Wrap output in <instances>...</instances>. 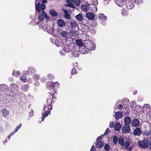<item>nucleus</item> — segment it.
Instances as JSON below:
<instances>
[{
    "mask_svg": "<svg viewBox=\"0 0 151 151\" xmlns=\"http://www.w3.org/2000/svg\"><path fill=\"white\" fill-rule=\"evenodd\" d=\"M131 119L130 117L127 116L124 119L125 124L126 125H129L131 122Z\"/></svg>",
    "mask_w": 151,
    "mask_h": 151,
    "instance_id": "nucleus-18",
    "label": "nucleus"
},
{
    "mask_svg": "<svg viewBox=\"0 0 151 151\" xmlns=\"http://www.w3.org/2000/svg\"><path fill=\"white\" fill-rule=\"evenodd\" d=\"M39 77V76L38 75H34L33 76V78L35 80H37Z\"/></svg>",
    "mask_w": 151,
    "mask_h": 151,
    "instance_id": "nucleus-52",
    "label": "nucleus"
},
{
    "mask_svg": "<svg viewBox=\"0 0 151 151\" xmlns=\"http://www.w3.org/2000/svg\"><path fill=\"white\" fill-rule=\"evenodd\" d=\"M47 114H48L47 113V112L43 113L42 114V120H43L45 117L47 116H48Z\"/></svg>",
    "mask_w": 151,
    "mask_h": 151,
    "instance_id": "nucleus-45",
    "label": "nucleus"
},
{
    "mask_svg": "<svg viewBox=\"0 0 151 151\" xmlns=\"http://www.w3.org/2000/svg\"><path fill=\"white\" fill-rule=\"evenodd\" d=\"M48 77L50 79L53 78L54 76L52 74H50L48 75Z\"/></svg>",
    "mask_w": 151,
    "mask_h": 151,
    "instance_id": "nucleus-60",
    "label": "nucleus"
},
{
    "mask_svg": "<svg viewBox=\"0 0 151 151\" xmlns=\"http://www.w3.org/2000/svg\"><path fill=\"white\" fill-rule=\"evenodd\" d=\"M54 86L55 88H56V87H57V88H58L59 87L58 83L57 82H55V83H54Z\"/></svg>",
    "mask_w": 151,
    "mask_h": 151,
    "instance_id": "nucleus-53",
    "label": "nucleus"
},
{
    "mask_svg": "<svg viewBox=\"0 0 151 151\" xmlns=\"http://www.w3.org/2000/svg\"><path fill=\"white\" fill-rule=\"evenodd\" d=\"M115 129L116 131H119L121 128V125L119 122H117L115 126Z\"/></svg>",
    "mask_w": 151,
    "mask_h": 151,
    "instance_id": "nucleus-23",
    "label": "nucleus"
},
{
    "mask_svg": "<svg viewBox=\"0 0 151 151\" xmlns=\"http://www.w3.org/2000/svg\"><path fill=\"white\" fill-rule=\"evenodd\" d=\"M126 2V7L129 9H133L134 7V4L132 3L129 1V0L125 1Z\"/></svg>",
    "mask_w": 151,
    "mask_h": 151,
    "instance_id": "nucleus-5",
    "label": "nucleus"
},
{
    "mask_svg": "<svg viewBox=\"0 0 151 151\" xmlns=\"http://www.w3.org/2000/svg\"><path fill=\"white\" fill-rule=\"evenodd\" d=\"M118 107H119V109H123V105L122 104H119L118 105Z\"/></svg>",
    "mask_w": 151,
    "mask_h": 151,
    "instance_id": "nucleus-62",
    "label": "nucleus"
},
{
    "mask_svg": "<svg viewBox=\"0 0 151 151\" xmlns=\"http://www.w3.org/2000/svg\"><path fill=\"white\" fill-rule=\"evenodd\" d=\"M21 124H20V125L19 126H18L15 129V132H16L17 131L18 129L20 128V126L21 125Z\"/></svg>",
    "mask_w": 151,
    "mask_h": 151,
    "instance_id": "nucleus-63",
    "label": "nucleus"
},
{
    "mask_svg": "<svg viewBox=\"0 0 151 151\" xmlns=\"http://www.w3.org/2000/svg\"><path fill=\"white\" fill-rule=\"evenodd\" d=\"M118 137L116 136H114L113 137V142L114 144H116L117 143Z\"/></svg>",
    "mask_w": 151,
    "mask_h": 151,
    "instance_id": "nucleus-40",
    "label": "nucleus"
},
{
    "mask_svg": "<svg viewBox=\"0 0 151 151\" xmlns=\"http://www.w3.org/2000/svg\"><path fill=\"white\" fill-rule=\"evenodd\" d=\"M115 119H119L122 117V113L121 112L118 111L115 113Z\"/></svg>",
    "mask_w": 151,
    "mask_h": 151,
    "instance_id": "nucleus-19",
    "label": "nucleus"
},
{
    "mask_svg": "<svg viewBox=\"0 0 151 151\" xmlns=\"http://www.w3.org/2000/svg\"><path fill=\"white\" fill-rule=\"evenodd\" d=\"M98 4L97 1L96 0H94L93 2H92L91 4L96 5Z\"/></svg>",
    "mask_w": 151,
    "mask_h": 151,
    "instance_id": "nucleus-58",
    "label": "nucleus"
},
{
    "mask_svg": "<svg viewBox=\"0 0 151 151\" xmlns=\"http://www.w3.org/2000/svg\"><path fill=\"white\" fill-rule=\"evenodd\" d=\"M35 70L32 68L30 67L29 68L27 72L28 73L30 74H32L33 73H35Z\"/></svg>",
    "mask_w": 151,
    "mask_h": 151,
    "instance_id": "nucleus-31",
    "label": "nucleus"
},
{
    "mask_svg": "<svg viewBox=\"0 0 151 151\" xmlns=\"http://www.w3.org/2000/svg\"><path fill=\"white\" fill-rule=\"evenodd\" d=\"M145 135L147 136L149 135L150 134V132H148L147 130H145Z\"/></svg>",
    "mask_w": 151,
    "mask_h": 151,
    "instance_id": "nucleus-54",
    "label": "nucleus"
},
{
    "mask_svg": "<svg viewBox=\"0 0 151 151\" xmlns=\"http://www.w3.org/2000/svg\"><path fill=\"white\" fill-rule=\"evenodd\" d=\"M45 5L43 4H42L41 5V10L43 11L45 9Z\"/></svg>",
    "mask_w": 151,
    "mask_h": 151,
    "instance_id": "nucleus-49",
    "label": "nucleus"
},
{
    "mask_svg": "<svg viewBox=\"0 0 151 151\" xmlns=\"http://www.w3.org/2000/svg\"><path fill=\"white\" fill-rule=\"evenodd\" d=\"M71 73L72 74H75L76 73V70L75 68H73L72 70Z\"/></svg>",
    "mask_w": 151,
    "mask_h": 151,
    "instance_id": "nucleus-55",
    "label": "nucleus"
},
{
    "mask_svg": "<svg viewBox=\"0 0 151 151\" xmlns=\"http://www.w3.org/2000/svg\"><path fill=\"white\" fill-rule=\"evenodd\" d=\"M68 4L66 5L67 6L71 7L73 8H75V7L73 4V0H66Z\"/></svg>",
    "mask_w": 151,
    "mask_h": 151,
    "instance_id": "nucleus-20",
    "label": "nucleus"
},
{
    "mask_svg": "<svg viewBox=\"0 0 151 151\" xmlns=\"http://www.w3.org/2000/svg\"><path fill=\"white\" fill-rule=\"evenodd\" d=\"M39 20L40 21H42L44 20V17L42 14H40L39 16Z\"/></svg>",
    "mask_w": 151,
    "mask_h": 151,
    "instance_id": "nucleus-41",
    "label": "nucleus"
},
{
    "mask_svg": "<svg viewBox=\"0 0 151 151\" xmlns=\"http://www.w3.org/2000/svg\"><path fill=\"white\" fill-rule=\"evenodd\" d=\"M82 9L84 12H87L90 9V7L88 5L83 4L81 5Z\"/></svg>",
    "mask_w": 151,
    "mask_h": 151,
    "instance_id": "nucleus-14",
    "label": "nucleus"
},
{
    "mask_svg": "<svg viewBox=\"0 0 151 151\" xmlns=\"http://www.w3.org/2000/svg\"><path fill=\"white\" fill-rule=\"evenodd\" d=\"M53 92L52 91V92L50 93H49L48 95L49 96V97L47 99V101H46V103L45 104H46L47 105H51L52 102V95L55 94V91L54 90H53Z\"/></svg>",
    "mask_w": 151,
    "mask_h": 151,
    "instance_id": "nucleus-2",
    "label": "nucleus"
},
{
    "mask_svg": "<svg viewBox=\"0 0 151 151\" xmlns=\"http://www.w3.org/2000/svg\"><path fill=\"white\" fill-rule=\"evenodd\" d=\"M86 47H81L80 50V52L82 54H86L87 53V51L86 50Z\"/></svg>",
    "mask_w": 151,
    "mask_h": 151,
    "instance_id": "nucleus-26",
    "label": "nucleus"
},
{
    "mask_svg": "<svg viewBox=\"0 0 151 151\" xmlns=\"http://www.w3.org/2000/svg\"><path fill=\"white\" fill-rule=\"evenodd\" d=\"M70 33L73 35H74L76 34V31L73 29H71L70 31Z\"/></svg>",
    "mask_w": 151,
    "mask_h": 151,
    "instance_id": "nucleus-46",
    "label": "nucleus"
},
{
    "mask_svg": "<svg viewBox=\"0 0 151 151\" xmlns=\"http://www.w3.org/2000/svg\"><path fill=\"white\" fill-rule=\"evenodd\" d=\"M101 138L102 136L98 137L97 139H96V141H97V140H99L101 139Z\"/></svg>",
    "mask_w": 151,
    "mask_h": 151,
    "instance_id": "nucleus-64",
    "label": "nucleus"
},
{
    "mask_svg": "<svg viewBox=\"0 0 151 151\" xmlns=\"http://www.w3.org/2000/svg\"><path fill=\"white\" fill-rule=\"evenodd\" d=\"M76 41V44L79 47L82 46L83 45V43L82 40L77 39Z\"/></svg>",
    "mask_w": 151,
    "mask_h": 151,
    "instance_id": "nucleus-28",
    "label": "nucleus"
},
{
    "mask_svg": "<svg viewBox=\"0 0 151 151\" xmlns=\"http://www.w3.org/2000/svg\"><path fill=\"white\" fill-rule=\"evenodd\" d=\"M36 9L39 12H41V5L39 3L35 4Z\"/></svg>",
    "mask_w": 151,
    "mask_h": 151,
    "instance_id": "nucleus-32",
    "label": "nucleus"
},
{
    "mask_svg": "<svg viewBox=\"0 0 151 151\" xmlns=\"http://www.w3.org/2000/svg\"><path fill=\"white\" fill-rule=\"evenodd\" d=\"M86 17L90 20H92L94 18L93 14L91 12H87L86 14Z\"/></svg>",
    "mask_w": 151,
    "mask_h": 151,
    "instance_id": "nucleus-9",
    "label": "nucleus"
},
{
    "mask_svg": "<svg viewBox=\"0 0 151 151\" xmlns=\"http://www.w3.org/2000/svg\"><path fill=\"white\" fill-rule=\"evenodd\" d=\"M10 88L12 91L14 92L19 90V87L17 85L14 83L10 85Z\"/></svg>",
    "mask_w": 151,
    "mask_h": 151,
    "instance_id": "nucleus-7",
    "label": "nucleus"
},
{
    "mask_svg": "<svg viewBox=\"0 0 151 151\" xmlns=\"http://www.w3.org/2000/svg\"><path fill=\"white\" fill-rule=\"evenodd\" d=\"M55 45L59 47L60 46L61 44L60 43V42H59L57 40H55Z\"/></svg>",
    "mask_w": 151,
    "mask_h": 151,
    "instance_id": "nucleus-43",
    "label": "nucleus"
},
{
    "mask_svg": "<svg viewBox=\"0 0 151 151\" xmlns=\"http://www.w3.org/2000/svg\"><path fill=\"white\" fill-rule=\"evenodd\" d=\"M61 35L63 37L66 38L68 36V33L66 31H63L61 32Z\"/></svg>",
    "mask_w": 151,
    "mask_h": 151,
    "instance_id": "nucleus-34",
    "label": "nucleus"
},
{
    "mask_svg": "<svg viewBox=\"0 0 151 151\" xmlns=\"http://www.w3.org/2000/svg\"><path fill=\"white\" fill-rule=\"evenodd\" d=\"M2 113L3 115V116L6 117L9 115V111L6 109H4L2 110Z\"/></svg>",
    "mask_w": 151,
    "mask_h": 151,
    "instance_id": "nucleus-22",
    "label": "nucleus"
},
{
    "mask_svg": "<svg viewBox=\"0 0 151 151\" xmlns=\"http://www.w3.org/2000/svg\"><path fill=\"white\" fill-rule=\"evenodd\" d=\"M73 5L75 4L77 6H79L81 3L80 0H73Z\"/></svg>",
    "mask_w": 151,
    "mask_h": 151,
    "instance_id": "nucleus-36",
    "label": "nucleus"
},
{
    "mask_svg": "<svg viewBox=\"0 0 151 151\" xmlns=\"http://www.w3.org/2000/svg\"><path fill=\"white\" fill-rule=\"evenodd\" d=\"M99 18L103 21H104L106 19V17L103 14L100 13L99 15Z\"/></svg>",
    "mask_w": 151,
    "mask_h": 151,
    "instance_id": "nucleus-25",
    "label": "nucleus"
},
{
    "mask_svg": "<svg viewBox=\"0 0 151 151\" xmlns=\"http://www.w3.org/2000/svg\"><path fill=\"white\" fill-rule=\"evenodd\" d=\"M52 109L51 105H47L46 104L44 105V108L43 110V111L44 112H47L49 114L50 112V110Z\"/></svg>",
    "mask_w": 151,
    "mask_h": 151,
    "instance_id": "nucleus-6",
    "label": "nucleus"
},
{
    "mask_svg": "<svg viewBox=\"0 0 151 151\" xmlns=\"http://www.w3.org/2000/svg\"><path fill=\"white\" fill-rule=\"evenodd\" d=\"M104 148L106 150H108L109 148V145L108 144L105 145L104 146Z\"/></svg>",
    "mask_w": 151,
    "mask_h": 151,
    "instance_id": "nucleus-51",
    "label": "nucleus"
},
{
    "mask_svg": "<svg viewBox=\"0 0 151 151\" xmlns=\"http://www.w3.org/2000/svg\"><path fill=\"white\" fill-rule=\"evenodd\" d=\"M149 141L146 139H144L142 141H139L138 142L139 146L142 148H145L148 147Z\"/></svg>",
    "mask_w": 151,
    "mask_h": 151,
    "instance_id": "nucleus-1",
    "label": "nucleus"
},
{
    "mask_svg": "<svg viewBox=\"0 0 151 151\" xmlns=\"http://www.w3.org/2000/svg\"><path fill=\"white\" fill-rule=\"evenodd\" d=\"M84 43L85 46L87 49H88V46H89L90 44L91 45V42L88 40H86Z\"/></svg>",
    "mask_w": 151,
    "mask_h": 151,
    "instance_id": "nucleus-33",
    "label": "nucleus"
},
{
    "mask_svg": "<svg viewBox=\"0 0 151 151\" xmlns=\"http://www.w3.org/2000/svg\"><path fill=\"white\" fill-rule=\"evenodd\" d=\"M142 133V131L139 128H136L133 132L134 135L137 136H139Z\"/></svg>",
    "mask_w": 151,
    "mask_h": 151,
    "instance_id": "nucleus-13",
    "label": "nucleus"
},
{
    "mask_svg": "<svg viewBox=\"0 0 151 151\" xmlns=\"http://www.w3.org/2000/svg\"><path fill=\"white\" fill-rule=\"evenodd\" d=\"M58 25L60 27H64L66 25V23L62 19H59L57 22Z\"/></svg>",
    "mask_w": 151,
    "mask_h": 151,
    "instance_id": "nucleus-12",
    "label": "nucleus"
},
{
    "mask_svg": "<svg viewBox=\"0 0 151 151\" xmlns=\"http://www.w3.org/2000/svg\"><path fill=\"white\" fill-rule=\"evenodd\" d=\"M63 12L65 14V18L67 19H69L70 18V15L68 14L67 10H64Z\"/></svg>",
    "mask_w": 151,
    "mask_h": 151,
    "instance_id": "nucleus-30",
    "label": "nucleus"
},
{
    "mask_svg": "<svg viewBox=\"0 0 151 151\" xmlns=\"http://www.w3.org/2000/svg\"><path fill=\"white\" fill-rule=\"evenodd\" d=\"M72 53L73 56L75 57H77L79 55V51L76 50L75 49H74L72 50Z\"/></svg>",
    "mask_w": 151,
    "mask_h": 151,
    "instance_id": "nucleus-24",
    "label": "nucleus"
},
{
    "mask_svg": "<svg viewBox=\"0 0 151 151\" xmlns=\"http://www.w3.org/2000/svg\"><path fill=\"white\" fill-rule=\"evenodd\" d=\"M20 80L24 82H25L27 81V79L24 76H22L20 78Z\"/></svg>",
    "mask_w": 151,
    "mask_h": 151,
    "instance_id": "nucleus-42",
    "label": "nucleus"
},
{
    "mask_svg": "<svg viewBox=\"0 0 151 151\" xmlns=\"http://www.w3.org/2000/svg\"><path fill=\"white\" fill-rule=\"evenodd\" d=\"M96 151V148L93 145L91 147V149L90 151Z\"/></svg>",
    "mask_w": 151,
    "mask_h": 151,
    "instance_id": "nucleus-59",
    "label": "nucleus"
},
{
    "mask_svg": "<svg viewBox=\"0 0 151 151\" xmlns=\"http://www.w3.org/2000/svg\"><path fill=\"white\" fill-rule=\"evenodd\" d=\"M109 132V130L108 129H107L105 132L104 133V135H107L108 134Z\"/></svg>",
    "mask_w": 151,
    "mask_h": 151,
    "instance_id": "nucleus-56",
    "label": "nucleus"
},
{
    "mask_svg": "<svg viewBox=\"0 0 151 151\" xmlns=\"http://www.w3.org/2000/svg\"><path fill=\"white\" fill-rule=\"evenodd\" d=\"M43 28L45 29V30L50 34L52 33L53 31L52 27L49 26L48 25L44 26Z\"/></svg>",
    "mask_w": 151,
    "mask_h": 151,
    "instance_id": "nucleus-10",
    "label": "nucleus"
},
{
    "mask_svg": "<svg viewBox=\"0 0 151 151\" xmlns=\"http://www.w3.org/2000/svg\"><path fill=\"white\" fill-rule=\"evenodd\" d=\"M49 14L54 16H57V13L52 9H50L49 11Z\"/></svg>",
    "mask_w": 151,
    "mask_h": 151,
    "instance_id": "nucleus-35",
    "label": "nucleus"
},
{
    "mask_svg": "<svg viewBox=\"0 0 151 151\" xmlns=\"http://www.w3.org/2000/svg\"><path fill=\"white\" fill-rule=\"evenodd\" d=\"M130 145L129 143L128 142H125L124 144L125 148L126 149Z\"/></svg>",
    "mask_w": 151,
    "mask_h": 151,
    "instance_id": "nucleus-48",
    "label": "nucleus"
},
{
    "mask_svg": "<svg viewBox=\"0 0 151 151\" xmlns=\"http://www.w3.org/2000/svg\"><path fill=\"white\" fill-rule=\"evenodd\" d=\"M20 73V72L19 71L14 70L13 73V76L17 77V76L19 75Z\"/></svg>",
    "mask_w": 151,
    "mask_h": 151,
    "instance_id": "nucleus-38",
    "label": "nucleus"
},
{
    "mask_svg": "<svg viewBox=\"0 0 151 151\" xmlns=\"http://www.w3.org/2000/svg\"><path fill=\"white\" fill-rule=\"evenodd\" d=\"M42 15H43L44 17L46 19H49V17L47 15L46 12H42Z\"/></svg>",
    "mask_w": 151,
    "mask_h": 151,
    "instance_id": "nucleus-44",
    "label": "nucleus"
},
{
    "mask_svg": "<svg viewBox=\"0 0 151 151\" xmlns=\"http://www.w3.org/2000/svg\"><path fill=\"white\" fill-rule=\"evenodd\" d=\"M144 108H150V106L148 104H146L144 105L143 106Z\"/></svg>",
    "mask_w": 151,
    "mask_h": 151,
    "instance_id": "nucleus-50",
    "label": "nucleus"
},
{
    "mask_svg": "<svg viewBox=\"0 0 151 151\" xmlns=\"http://www.w3.org/2000/svg\"><path fill=\"white\" fill-rule=\"evenodd\" d=\"M132 124L134 127H138L139 125V121L137 119H134L132 121Z\"/></svg>",
    "mask_w": 151,
    "mask_h": 151,
    "instance_id": "nucleus-11",
    "label": "nucleus"
},
{
    "mask_svg": "<svg viewBox=\"0 0 151 151\" xmlns=\"http://www.w3.org/2000/svg\"><path fill=\"white\" fill-rule=\"evenodd\" d=\"M22 91H27L28 89V86L27 85H23L22 88Z\"/></svg>",
    "mask_w": 151,
    "mask_h": 151,
    "instance_id": "nucleus-37",
    "label": "nucleus"
},
{
    "mask_svg": "<svg viewBox=\"0 0 151 151\" xmlns=\"http://www.w3.org/2000/svg\"><path fill=\"white\" fill-rule=\"evenodd\" d=\"M70 26L71 28H76L78 25L76 22L73 20H71L70 22Z\"/></svg>",
    "mask_w": 151,
    "mask_h": 151,
    "instance_id": "nucleus-16",
    "label": "nucleus"
},
{
    "mask_svg": "<svg viewBox=\"0 0 151 151\" xmlns=\"http://www.w3.org/2000/svg\"><path fill=\"white\" fill-rule=\"evenodd\" d=\"M121 13L123 16H127L128 15V13L127 11H125L124 9H122L121 11Z\"/></svg>",
    "mask_w": 151,
    "mask_h": 151,
    "instance_id": "nucleus-39",
    "label": "nucleus"
},
{
    "mask_svg": "<svg viewBox=\"0 0 151 151\" xmlns=\"http://www.w3.org/2000/svg\"><path fill=\"white\" fill-rule=\"evenodd\" d=\"M54 83L52 82H49L47 83V84L46 87L47 88L50 89V90L53 89Z\"/></svg>",
    "mask_w": 151,
    "mask_h": 151,
    "instance_id": "nucleus-15",
    "label": "nucleus"
},
{
    "mask_svg": "<svg viewBox=\"0 0 151 151\" xmlns=\"http://www.w3.org/2000/svg\"><path fill=\"white\" fill-rule=\"evenodd\" d=\"M123 132L125 134L129 133L131 132V129L129 125H125L122 129Z\"/></svg>",
    "mask_w": 151,
    "mask_h": 151,
    "instance_id": "nucleus-3",
    "label": "nucleus"
},
{
    "mask_svg": "<svg viewBox=\"0 0 151 151\" xmlns=\"http://www.w3.org/2000/svg\"><path fill=\"white\" fill-rule=\"evenodd\" d=\"M96 147L101 148L103 146V143L101 140H97L96 142Z\"/></svg>",
    "mask_w": 151,
    "mask_h": 151,
    "instance_id": "nucleus-21",
    "label": "nucleus"
},
{
    "mask_svg": "<svg viewBox=\"0 0 151 151\" xmlns=\"http://www.w3.org/2000/svg\"><path fill=\"white\" fill-rule=\"evenodd\" d=\"M95 44L91 42V45L90 44L89 46H88V49L89 50H95Z\"/></svg>",
    "mask_w": 151,
    "mask_h": 151,
    "instance_id": "nucleus-27",
    "label": "nucleus"
},
{
    "mask_svg": "<svg viewBox=\"0 0 151 151\" xmlns=\"http://www.w3.org/2000/svg\"><path fill=\"white\" fill-rule=\"evenodd\" d=\"M114 126L113 122H110L109 124V127L111 128H113Z\"/></svg>",
    "mask_w": 151,
    "mask_h": 151,
    "instance_id": "nucleus-57",
    "label": "nucleus"
},
{
    "mask_svg": "<svg viewBox=\"0 0 151 151\" xmlns=\"http://www.w3.org/2000/svg\"><path fill=\"white\" fill-rule=\"evenodd\" d=\"M133 148V147L132 146H130L128 147L126 149L128 151H131Z\"/></svg>",
    "mask_w": 151,
    "mask_h": 151,
    "instance_id": "nucleus-61",
    "label": "nucleus"
},
{
    "mask_svg": "<svg viewBox=\"0 0 151 151\" xmlns=\"http://www.w3.org/2000/svg\"><path fill=\"white\" fill-rule=\"evenodd\" d=\"M124 139L123 137H120L118 140V143L121 146H122L124 145Z\"/></svg>",
    "mask_w": 151,
    "mask_h": 151,
    "instance_id": "nucleus-29",
    "label": "nucleus"
},
{
    "mask_svg": "<svg viewBox=\"0 0 151 151\" xmlns=\"http://www.w3.org/2000/svg\"><path fill=\"white\" fill-rule=\"evenodd\" d=\"M76 19L79 22H81L83 19V17L82 14L81 13L79 14L78 15L75 16Z\"/></svg>",
    "mask_w": 151,
    "mask_h": 151,
    "instance_id": "nucleus-17",
    "label": "nucleus"
},
{
    "mask_svg": "<svg viewBox=\"0 0 151 151\" xmlns=\"http://www.w3.org/2000/svg\"><path fill=\"white\" fill-rule=\"evenodd\" d=\"M62 46L63 50L65 52H69L71 50V46L70 45L63 44Z\"/></svg>",
    "mask_w": 151,
    "mask_h": 151,
    "instance_id": "nucleus-4",
    "label": "nucleus"
},
{
    "mask_svg": "<svg viewBox=\"0 0 151 151\" xmlns=\"http://www.w3.org/2000/svg\"><path fill=\"white\" fill-rule=\"evenodd\" d=\"M126 0H114L116 4L119 6L123 7Z\"/></svg>",
    "mask_w": 151,
    "mask_h": 151,
    "instance_id": "nucleus-8",
    "label": "nucleus"
},
{
    "mask_svg": "<svg viewBox=\"0 0 151 151\" xmlns=\"http://www.w3.org/2000/svg\"><path fill=\"white\" fill-rule=\"evenodd\" d=\"M142 2V0H135V3L137 4H141Z\"/></svg>",
    "mask_w": 151,
    "mask_h": 151,
    "instance_id": "nucleus-47",
    "label": "nucleus"
}]
</instances>
